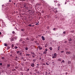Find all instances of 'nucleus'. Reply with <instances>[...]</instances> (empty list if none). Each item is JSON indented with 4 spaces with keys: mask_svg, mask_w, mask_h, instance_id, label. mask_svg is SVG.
<instances>
[{
    "mask_svg": "<svg viewBox=\"0 0 75 75\" xmlns=\"http://www.w3.org/2000/svg\"><path fill=\"white\" fill-rule=\"evenodd\" d=\"M57 57V54L54 53V54H53L52 58H55Z\"/></svg>",
    "mask_w": 75,
    "mask_h": 75,
    "instance_id": "1",
    "label": "nucleus"
},
{
    "mask_svg": "<svg viewBox=\"0 0 75 75\" xmlns=\"http://www.w3.org/2000/svg\"><path fill=\"white\" fill-rule=\"evenodd\" d=\"M38 48L40 50H42V47H41L40 46H38Z\"/></svg>",
    "mask_w": 75,
    "mask_h": 75,
    "instance_id": "2",
    "label": "nucleus"
},
{
    "mask_svg": "<svg viewBox=\"0 0 75 75\" xmlns=\"http://www.w3.org/2000/svg\"><path fill=\"white\" fill-rule=\"evenodd\" d=\"M42 40H43V41L45 40V38H44V36H42Z\"/></svg>",
    "mask_w": 75,
    "mask_h": 75,
    "instance_id": "3",
    "label": "nucleus"
},
{
    "mask_svg": "<svg viewBox=\"0 0 75 75\" xmlns=\"http://www.w3.org/2000/svg\"><path fill=\"white\" fill-rule=\"evenodd\" d=\"M31 66L32 67H34V63H33L31 65Z\"/></svg>",
    "mask_w": 75,
    "mask_h": 75,
    "instance_id": "4",
    "label": "nucleus"
},
{
    "mask_svg": "<svg viewBox=\"0 0 75 75\" xmlns=\"http://www.w3.org/2000/svg\"><path fill=\"white\" fill-rule=\"evenodd\" d=\"M14 48L15 49H17V48H18V47L15 46L14 47Z\"/></svg>",
    "mask_w": 75,
    "mask_h": 75,
    "instance_id": "5",
    "label": "nucleus"
},
{
    "mask_svg": "<svg viewBox=\"0 0 75 75\" xmlns=\"http://www.w3.org/2000/svg\"><path fill=\"white\" fill-rule=\"evenodd\" d=\"M17 53L18 54H19V53H20V51H17Z\"/></svg>",
    "mask_w": 75,
    "mask_h": 75,
    "instance_id": "6",
    "label": "nucleus"
},
{
    "mask_svg": "<svg viewBox=\"0 0 75 75\" xmlns=\"http://www.w3.org/2000/svg\"><path fill=\"white\" fill-rule=\"evenodd\" d=\"M14 39L15 40H16V39H17V36L15 37L14 38Z\"/></svg>",
    "mask_w": 75,
    "mask_h": 75,
    "instance_id": "7",
    "label": "nucleus"
},
{
    "mask_svg": "<svg viewBox=\"0 0 75 75\" xmlns=\"http://www.w3.org/2000/svg\"><path fill=\"white\" fill-rule=\"evenodd\" d=\"M49 49H50V50L51 51L52 50V47H50Z\"/></svg>",
    "mask_w": 75,
    "mask_h": 75,
    "instance_id": "8",
    "label": "nucleus"
},
{
    "mask_svg": "<svg viewBox=\"0 0 75 75\" xmlns=\"http://www.w3.org/2000/svg\"><path fill=\"white\" fill-rule=\"evenodd\" d=\"M30 54H26V56H29V55H30Z\"/></svg>",
    "mask_w": 75,
    "mask_h": 75,
    "instance_id": "9",
    "label": "nucleus"
},
{
    "mask_svg": "<svg viewBox=\"0 0 75 75\" xmlns=\"http://www.w3.org/2000/svg\"><path fill=\"white\" fill-rule=\"evenodd\" d=\"M54 3H57V0H54Z\"/></svg>",
    "mask_w": 75,
    "mask_h": 75,
    "instance_id": "10",
    "label": "nucleus"
},
{
    "mask_svg": "<svg viewBox=\"0 0 75 75\" xmlns=\"http://www.w3.org/2000/svg\"><path fill=\"white\" fill-rule=\"evenodd\" d=\"M47 53V52L45 51L44 52H43V54H46Z\"/></svg>",
    "mask_w": 75,
    "mask_h": 75,
    "instance_id": "11",
    "label": "nucleus"
},
{
    "mask_svg": "<svg viewBox=\"0 0 75 75\" xmlns=\"http://www.w3.org/2000/svg\"><path fill=\"white\" fill-rule=\"evenodd\" d=\"M10 64H8V65H7V67H10Z\"/></svg>",
    "mask_w": 75,
    "mask_h": 75,
    "instance_id": "12",
    "label": "nucleus"
},
{
    "mask_svg": "<svg viewBox=\"0 0 75 75\" xmlns=\"http://www.w3.org/2000/svg\"><path fill=\"white\" fill-rule=\"evenodd\" d=\"M4 46H7V44L6 43H5L4 44Z\"/></svg>",
    "mask_w": 75,
    "mask_h": 75,
    "instance_id": "13",
    "label": "nucleus"
},
{
    "mask_svg": "<svg viewBox=\"0 0 75 75\" xmlns=\"http://www.w3.org/2000/svg\"><path fill=\"white\" fill-rule=\"evenodd\" d=\"M64 52V51H63V50H62L61 51V52L62 53H63V52Z\"/></svg>",
    "mask_w": 75,
    "mask_h": 75,
    "instance_id": "14",
    "label": "nucleus"
},
{
    "mask_svg": "<svg viewBox=\"0 0 75 75\" xmlns=\"http://www.w3.org/2000/svg\"><path fill=\"white\" fill-rule=\"evenodd\" d=\"M68 54H71V52H69L68 53Z\"/></svg>",
    "mask_w": 75,
    "mask_h": 75,
    "instance_id": "15",
    "label": "nucleus"
},
{
    "mask_svg": "<svg viewBox=\"0 0 75 75\" xmlns=\"http://www.w3.org/2000/svg\"><path fill=\"white\" fill-rule=\"evenodd\" d=\"M12 48H13V47H14V45H12Z\"/></svg>",
    "mask_w": 75,
    "mask_h": 75,
    "instance_id": "16",
    "label": "nucleus"
},
{
    "mask_svg": "<svg viewBox=\"0 0 75 75\" xmlns=\"http://www.w3.org/2000/svg\"><path fill=\"white\" fill-rule=\"evenodd\" d=\"M68 52H68L67 51L66 52V54H68Z\"/></svg>",
    "mask_w": 75,
    "mask_h": 75,
    "instance_id": "17",
    "label": "nucleus"
},
{
    "mask_svg": "<svg viewBox=\"0 0 75 75\" xmlns=\"http://www.w3.org/2000/svg\"><path fill=\"white\" fill-rule=\"evenodd\" d=\"M46 65H49V64H48V63H46Z\"/></svg>",
    "mask_w": 75,
    "mask_h": 75,
    "instance_id": "18",
    "label": "nucleus"
},
{
    "mask_svg": "<svg viewBox=\"0 0 75 75\" xmlns=\"http://www.w3.org/2000/svg\"><path fill=\"white\" fill-rule=\"evenodd\" d=\"M68 63L69 64H71V62L70 61H68Z\"/></svg>",
    "mask_w": 75,
    "mask_h": 75,
    "instance_id": "19",
    "label": "nucleus"
},
{
    "mask_svg": "<svg viewBox=\"0 0 75 75\" xmlns=\"http://www.w3.org/2000/svg\"><path fill=\"white\" fill-rule=\"evenodd\" d=\"M12 33H13V34H15V32H14V31H13L12 32Z\"/></svg>",
    "mask_w": 75,
    "mask_h": 75,
    "instance_id": "20",
    "label": "nucleus"
},
{
    "mask_svg": "<svg viewBox=\"0 0 75 75\" xmlns=\"http://www.w3.org/2000/svg\"><path fill=\"white\" fill-rule=\"evenodd\" d=\"M69 41H72V39L70 38V39L69 40Z\"/></svg>",
    "mask_w": 75,
    "mask_h": 75,
    "instance_id": "21",
    "label": "nucleus"
},
{
    "mask_svg": "<svg viewBox=\"0 0 75 75\" xmlns=\"http://www.w3.org/2000/svg\"><path fill=\"white\" fill-rule=\"evenodd\" d=\"M22 41V40L21 39L19 40V42H21Z\"/></svg>",
    "mask_w": 75,
    "mask_h": 75,
    "instance_id": "22",
    "label": "nucleus"
},
{
    "mask_svg": "<svg viewBox=\"0 0 75 75\" xmlns=\"http://www.w3.org/2000/svg\"><path fill=\"white\" fill-rule=\"evenodd\" d=\"M58 61H61V59H58Z\"/></svg>",
    "mask_w": 75,
    "mask_h": 75,
    "instance_id": "23",
    "label": "nucleus"
},
{
    "mask_svg": "<svg viewBox=\"0 0 75 75\" xmlns=\"http://www.w3.org/2000/svg\"><path fill=\"white\" fill-rule=\"evenodd\" d=\"M31 24H29V27H31Z\"/></svg>",
    "mask_w": 75,
    "mask_h": 75,
    "instance_id": "24",
    "label": "nucleus"
},
{
    "mask_svg": "<svg viewBox=\"0 0 75 75\" xmlns=\"http://www.w3.org/2000/svg\"><path fill=\"white\" fill-rule=\"evenodd\" d=\"M21 31H24V29H21Z\"/></svg>",
    "mask_w": 75,
    "mask_h": 75,
    "instance_id": "25",
    "label": "nucleus"
},
{
    "mask_svg": "<svg viewBox=\"0 0 75 75\" xmlns=\"http://www.w3.org/2000/svg\"><path fill=\"white\" fill-rule=\"evenodd\" d=\"M10 47L9 46L8 47H7L8 49H10Z\"/></svg>",
    "mask_w": 75,
    "mask_h": 75,
    "instance_id": "26",
    "label": "nucleus"
},
{
    "mask_svg": "<svg viewBox=\"0 0 75 75\" xmlns=\"http://www.w3.org/2000/svg\"><path fill=\"white\" fill-rule=\"evenodd\" d=\"M53 30H56V29L55 28H54L53 29Z\"/></svg>",
    "mask_w": 75,
    "mask_h": 75,
    "instance_id": "27",
    "label": "nucleus"
},
{
    "mask_svg": "<svg viewBox=\"0 0 75 75\" xmlns=\"http://www.w3.org/2000/svg\"><path fill=\"white\" fill-rule=\"evenodd\" d=\"M29 70H30V69H27L26 71H29Z\"/></svg>",
    "mask_w": 75,
    "mask_h": 75,
    "instance_id": "28",
    "label": "nucleus"
},
{
    "mask_svg": "<svg viewBox=\"0 0 75 75\" xmlns=\"http://www.w3.org/2000/svg\"><path fill=\"white\" fill-rule=\"evenodd\" d=\"M58 6H60V4H58Z\"/></svg>",
    "mask_w": 75,
    "mask_h": 75,
    "instance_id": "29",
    "label": "nucleus"
},
{
    "mask_svg": "<svg viewBox=\"0 0 75 75\" xmlns=\"http://www.w3.org/2000/svg\"><path fill=\"white\" fill-rule=\"evenodd\" d=\"M44 13V11H42V13Z\"/></svg>",
    "mask_w": 75,
    "mask_h": 75,
    "instance_id": "30",
    "label": "nucleus"
},
{
    "mask_svg": "<svg viewBox=\"0 0 75 75\" xmlns=\"http://www.w3.org/2000/svg\"><path fill=\"white\" fill-rule=\"evenodd\" d=\"M64 62H65V61H64V60H63L62 61V62H64Z\"/></svg>",
    "mask_w": 75,
    "mask_h": 75,
    "instance_id": "31",
    "label": "nucleus"
},
{
    "mask_svg": "<svg viewBox=\"0 0 75 75\" xmlns=\"http://www.w3.org/2000/svg\"><path fill=\"white\" fill-rule=\"evenodd\" d=\"M22 43H23V44H24V43H25V42L23 41V42H22Z\"/></svg>",
    "mask_w": 75,
    "mask_h": 75,
    "instance_id": "32",
    "label": "nucleus"
},
{
    "mask_svg": "<svg viewBox=\"0 0 75 75\" xmlns=\"http://www.w3.org/2000/svg\"><path fill=\"white\" fill-rule=\"evenodd\" d=\"M45 51H48V50L47 49H46L45 50Z\"/></svg>",
    "mask_w": 75,
    "mask_h": 75,
    "instance_id": "33",
    "label": "nucleus"
},
{
    "mask_svg": "<svg viewBox=\"0 0 75 75\" xmlns=\"http://www.w3.org/2000/svg\"><path fill=\"white\" fill-rule=\"evenodd\" d=\"M65 33H66V32L65 31L63 32V34H65Z\"/></svg>",
    "mask_w": 75,
    "mask_h": 75,
    "instance_id": "34",
    "label": "nucleus"
},
{
    "mask_svg": "<svg viewBox=\"0 0 75 75\" xmlns=\"http://www.w3.org/2000/svg\"><path fill=\"white\" fill-rule=\"evenodd\" d=\"M66 1H68V2H69V0H66Z\"/></svg>",
    "mask_w": 75,
    "mask_h": 75,
    "instance_id": "35",
    "label": "nucleus"
},
{
    "mask_svg": "<svg viewBox=\"0 0 75 75\" xmlns=\"http://www.w3.org/2000/svg\"><path fill=\"white\" fill-rule=\"evenodd\" d=\"M25 50H28V48H25Z\"/></svg>",
    "mask_w": 75,
    "mask_h": 75,
    "instance_id": "36",
    "label": "nucleus"
},
{
    "mask_svg": "<svg viewBox=\"0 0 75 75\" xmlns=\"http://www.w3.org/2000/svg\"><path fill=\"white\" fill-rule=\"evenodd\" d=\"M19 55H21V53H19Z\"/></svg>",
    "mask_w": 75,
    "mask_h": 75,
    "instance_id": "37",
    "label": "nucleus"
},
{
    "mask_svg": "<svg viewBox=\"0 0 75 75\" xmlns=\"http://www.w3.org/2000/svg\"><path fill=\"white\" fill-rule=\"evenodd\" d=\"M31 41H34V39H33L31 40Z\"/></svg>",
    "mask_w": 75,
    "mask_h": 75,
    "instance_id": "38",
    "label": "nucleus"
},
{
    "mask_svg": "<svg viewBox=\"0 0 75 75\" xmlns=\"http://www.w3.org/2000/svg\"><path fill=\"white\" fill-rule=\"evenodd\" d=\"M26 40H28V38H26Z\"/></svg>",
    "mask_w": 75,
    "mask_h": 75,
    "instance_id": "39",
    "label": "nucleus"
},
{
    "mask_svg": "<svg viewBox=\"0 0 75 75\" xmlns=\"http://www.w3.org/2000/svg\"><path fill=\"white\" fill-rule=\"evenodd\" d=\"M36 68H39V66H36Z\"/></svg>",
    "mask_w": 75,
    "mask_h": 75,
    "instance_id": "40",
    "label": "nucleus"
},
{
    "mask_svg": "<svg viewBox=\"0 0 75 75\" xmlns=\"http://www.w3.org/2000/svg\"><path fill=\"white\" fill-rule=\"evenodd\" d=\"M33 58H34L35 57V56H34L33 55Z\"/></svg>",
    "mask_w": 75,
    "mask_h": 75,
    "instance_id": "41",
    "label": "nucleus"
},
{
    "mask_svg": "<svg viewBox=\"0 0 75 75\" xmlns=\"http://www.w3.org/2000/svg\"><path fill=\"white\" fill-rule=\"evenodd\" d=\"M4 59V57H2V59Z\"/></svg>",
    "mask_w": 75,
    "mask_h": 75,
    "instance_id": "42",
    "label": "nucleus"
},
{
    "mask_svg": "<svg viewBox=\"0 0 75 75\" xmlns=\"http://www.w3.org/2000/svg\"><path fill=\"white\" fill-rule=\"evenodd\" d=\"M36 25H39V24H38V23H36Z\"/></svg>",
    "mask_w": 75,
    "mask_h": 75,
    "instance_id": "43",
    "label": "nucleus"
},
{
    "mask_svg": "<svg viewBox=\"0 0 75 75\" xmlns=\"http://www.w3.org/2000/svg\"><path fill=\"white\" fill-rule=\"evenodd\" d=\"M66 74L67 75V74H68V73H66Z\"/></svg>",
    "mask_w": 75,
    "mask_h": 75,
    "instance_id": "44",
    "label": "nucleus"
},
{
    "mask_svg": "<svg viewBox=\"0 0 75 75\" xmlns=\"http://www.w3.org/2000/svg\"><path fill=\"white\" fill-rule=\"evenodd\" d=\"M67 4V2H65V4Z\"/></svg>",
    "mask_w": 75,
    "mask_h": 75,
    "instance_id": "45",
    "label": "nucleus"
},
{
    "mask_svg": "<svg viewBox=\"0 0 75 75\" xmlns=\"http://www.w3.org/2000/svg\"><path fill=\"white\" fill-rule=\"evenodd\" d=\"M16 45H18V44L17 43L16 44Z\"/></svg>",
    "mask_w": 75,
    "mask_h": 75,
    "instance_id": "46",
    "label": "nucleus"
},
{
    "mask_svg": "<svg viewBox=\"0 0 75 75\" xmlns=\"http://www.w3.org/2000/svg\"><path fill=\"white\" fill-rule=\"evenodd\" d=\"M67 41H65V42H64L65 43H67Z\"/></svg>",
    "mask_w": 75,
    "mask_h": 75,
    "instance_id": "47",
    "label": "nucleus"
},
{
    "mask_svg": "<svg viewBox=\"0 0 75 75\" xmlns=\"http://www.w3.org/2000/svg\"><path fill=\"white\" fill-rule=\"evenodd\" d=\"M10 57H12V55L11 54L10 55Z\"/></svg>",
    "mask_w": 75,
    "mask_h": 75,
    "instance_id": "48",
    "label": "nucleus"
},
{
    "mask_svg": "<svg viewBox=\"0 0 75 75\" xmlns=\"http://www.w3.org/2000/svg\"><path fill=\"white\" fill-rule=\"evenodd\" d=\"M58 49H59V46L58 47Z\"/></svg>",
    "mask_w": 75,
    "mask_h": 75,
    "instance_id": "49",
    "label": "nucleus"
},
{
    "mask_svg": "<svg viewBox=\"0 0 75 75\" xmlns=\"http://www.w3.org/2000/svg\"><path fill=\"white\" fill-rule=\"evenodd\" d=\"M2 65V63H0V65Z\"/></svg>",
    "mask_w": 75,
    "mask_h": 75,
    "instance_id": "50",
    "label": "nucleus"
},
{
    "mask_svg": "<svg viewBox=\"0 0 75 75\" xmlns=\"http://www.w3.org/2000/svg\"><path fill=\"white\" fill-rule=\"evenodd\" d=\"M32 26H33V27H34V25H32Z\"/></svg>",
    "mask_w": 75,
    "mask_h": 75,
    "instance_id": "51",
    "label": "nucleus"
},
{
    "mask_svg": "<svg viewBox=\"0 0 75 75\" xmlns=\"http://www.w3.org/2000/svg\"><path fill=\"white\" fill-rule=\"evenodd\" d=\"M9 1H10V2L11 1V0H10Z\"/></svg>",
    "mask_w": 75,
    "mask_h": 75,
    "instance_id": "52",
    "label": "nucleus"
},
{
    "mask_svg": "<svg viewBox=\"0 0 75 75\" xmlns=\"http://www.w3.org/2000/svg\"><path fill=\"white\" fill-rule=\"evenodd\" d=\"M0 34H1V33L0 32Z\"/></svg>",
    "mask_w": 75,
    "mask_h": 75,
    "instance_id": "53",
    "label": "nucleus"
},
{
    "mask_svg": "<svg viewBox=\"0 0 75 75\" xmlns=\"http://www.w3.org/2000/svg\"><path fill=\"white\" fill-rule=\"evenodd\" d=\"M34 54H35L34 53H33V55H34Z\"/></svg>",
    "mask_w": 75,
    "mask_h": 75,
    "instance_id": "54",
    "label": "nucleus"
},
{
    "mask_svg": "<svg viewBox=\"0 0 75 75\" xmlns=\"http://www.w3.org/2000/svg\"><path fill=\"white\" fill-rule=\"evenodd\" d=\"M40 59H41V58H40Z\"/></svg>",
    "mask_w": 75,
    "mask_h": 75,
    "instance_id": "55",
    "label": "nucleus"
},
{
    "mask_svg": "<svg viewBox=\"0 0 75 75\" xmlns=\"http://www.w3.org/2000/svg\"><path fill=\"white\" fill-rule=\"evenodd\" d=\"M37 65H38V64H37Z\"/></svg>",
    "mask_w": 75,
    "mask_h": 75,
    "instance_id": "56",
    "label": "nucleus"
},
{
    "mask_svg": "<svg viewBox=\"0 0 75 75\" xmlns=\"http://www.w3.org/2000/svg\"><path fill=\"white\" fill-rule=\"evenodd\" d=\"M14 4H16L14 3Z\"/></svg>",
    "mask_w": 75,
    "mask_h": 75,
    "instance_id": "57",
    "label": "nucleus"
},
{
    "mask_svg": "<svg viewBox=\"0 0 75 75\" xmlns=\"http://www.w3.org/2000/svg\"><path fill=\"white\" fill-rule=\"evenodd\" d=\"M58 50H59V49H58Z\"/></svg>",
    "mask_w": 75,
    "mask_h": 75,
    "instance_id": "58",
    "label": "nucleus"
},
{
    "mask_svg": "<svg viewBox=\"0 0 75 75\" xmlns=\"http://www.w3.org/2000/svg\"><path fill=\"white\" fill-rule=\"evenodd\" d=\"M61 63H62V62H61Z\"/></svg>",
    "mask_w": 75,
    "mask_h": 75,
    "instance_id": "59",
    "label": "nucleus"
},
{
    "mask_svg": "<svg viewBox=\"0 0 75 75\" xmlns=\"http://www.w3.org/2000/svg\"><path fill=\"white\" fill-rule=\"evenodd\" d=\"M53 63H54V62H53Z\"/></svg>",
    "mask_w": 75,
    "mask_h": 75,
    "instance_id": "60",
    "label": "nucleus"
}]
</instances>
